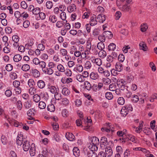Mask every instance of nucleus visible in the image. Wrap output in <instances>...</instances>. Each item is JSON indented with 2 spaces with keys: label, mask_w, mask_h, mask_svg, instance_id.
Wrapping results in <instances>:
<instances>
[{
  "label": "nucleus",
  "mask_w": 157,
  "mask_h": 157,
  "mask_svg": "<svg viewBox=\"0 0 157 157\" xmlns=\"http://www.w3.org/2000/svg\"><path fill=\"white\" fill-rule=\"evenodd\" d=\"M90 60L93 63L98 66H100L102 64V60L99 58H95L94 56L92 57Z\"/></svg>",
  "instance_id": "obj_1"
},
{
  "label": "nucleus",
  "mask_w": 157,
  "mask_h": 157,
  "mask_svg": "<svg viewBox=\"0 0 157 157\" xmlns=\"http://www.w3.org/2000/svg\"><path fill=\"white\" fill-rule=\"evenodd\" d=\"M110 123H106L105 124V125L107 126L108 127H104L101 128V130L102 132L105 131L107 132H109L111 131L113 132L114 131V130H112L111 129V126L109 125Z\"/></svg>",
  "instance_id": "obj_2"
},
{
  "label": "nucleus",
  "mask_w": 157,
  "mask_h": 157,
  "mask_svg": "<svg viewBox=\"0 0 157 157\" xmlns=\"http://www.w3.org/2000/svg\"><path fill=\"white\" fill-rule=\"evenodd\" d=\"M100 146L102 147L104 146H105L107 144V138L105 136L101 137L100 140Z\"/></svg>",
  "instance_id": "obj_3"
},
{
  "label": "nucleus",
  "mask_w": 157,
  "mask_h": 157,
  "mask_svg": "<svg viewBox=\"0 0 157 157\" xmlns=\"http://www.w3.org/2000/svg\"><path fill=\"white\" fill-rule=\"evenodd\" d=\"M30 147L29 142L27 140L24 141L23 145L24 150L25 151H28L29 150Z\"/></svg>",
  "instance_id": "obj_4"
},
{
  "label": "nucleus",
  "mask_w": 157,
  "mask_h": 157,
  "mask_svg": "<svg viewBox=\"0 0 157 157\" xmlns=\"http://www.w3.org/2000/svg\"><path fill=\"white\" fill-rule=\"evenodd\" d=\"M65 136L67 139L70 141H73L75 140V136L71 133H66Z\"/></svg>",
  "instance_id": "obj_5"
},
{
  "label": "nucleus",
  "mask_w": 157,
  "mask_h": 157,
  "mask_svg": "<svg viewBox=\"0 0 157 157\" xmlns=\"http://www.w3.org/2000/svg\"><path fill=\"white\" fill-rule=\"evenodd\" d=\"M105 154L108 157L110 156L113 154V151L111 147H107L105 148Z\"/></svg>",
  "instance_id": "obj_6"
},
{
  "label": "nucleus",
  "mask_w": 157,
  "mask_h": 157,
  "mask_svg": "<svg viewBox=\"0 0 157 157\" xmlns=\"http://www.w3.org/2000/svg\"><path fill=\"white\" fill-rule=\"evenodd\" d=\"M29 152L31 156H33L36 153V149L35 144L33 143L30 146Z\"/></svg>",
  "instance_id": "obj_7"
},
{
  "label": "nucleus",
  "mask_w": 157,
  "mask_h": 157,
  "mask_svg": "<svg viewBox=\"0 0 157 157\" xmlns=\"http://www.w3.org/2000/svg\"><path fill=\"white\" fill-rule=\"evenodd\" d=\"M103 35L105 36V37L109 39H111L113 37V34L112 33L109 31H104Z\"/></svg>",
  "instance_id": "obj_8"
},
{
  "label": "nucleus",
  "mask_w": 157,
  "mask_h": 157,
  "mask_svg": "<svg viewBox=\"0 0 157 157\" xmlns=\"http://www.w3.org/2000/svg\"><path fill=\"white\" fill-rule=\"evenodd\" d=\"M96 16L94 14L90 17V24L91 26H94L97 24V21L96 20Z\"/></svg>",
  "instance_id": "obj_9"
},
{
  "label": "nucleus",
  "mask_w": 157,
  "mask_h": 157,
  "mask_svg": "<svg viewBox=\"0 0 157 157\" xmlns=\"http://www.w3.org/2000/svg\"><path fill=\"white\" fill-rule=\"evenodd\" d=\"M97 19L100 23H103L105 20V16L103 14H100L98 15Z\"/></svg>",
  "instance_id": "obj_10"
},
{
  "label": "nucleus",
  "mask_w": 157,
  "mask_h": 157,
  "mask_svg": "<svg viewBox=\"0 0 157 157\" xmlns=\"http://www.w3.org/2000/svg\"><path fill=\"white\" fill-rule=\"evenodd\" d=\"M97 144H90L88 146V148L90 150L89 151H96L98 150V147L97 146Z\"/></svg>",
  "instance_id": "obj_11"
},
{
  "label": "nucleus",
  "mask_w": 157,
  "mask_h": 157,
  "mask_svg": "<svg viewBox=\"0 0 157 157\" xmlns=\"http://www.w3.org/2000/svg\"><path fill=\"white\" fill-rule=\"evenodd\" d=\"M140 48L141 50H142L144 51H147V47L146 44L143 41L141 42L139 44Z\"/></svg>",
  "instance_id": "obj_12"
},
{
  "label": "nucleus",
  "mask_w": 157,
  "mask_h": 157,
  "mask_svg": "<svg viewBox=\"0 0 157 157\" xmlns=\"http://www.w3.org/2000/svg\"><path fill=\"white\" fill-rule=\"evenodd\" d=\"M48 88L50 90L52 94H55L57 92H59V89L54 86H51L48 87Z\"/></svg>",
  "instance_id": "obj_13"
},
{
  "label": "nucleus",
  "mask_w": 157,
  "mask_h": 157,
  "mask_svg": "<svg viewBox=\"0 0 157 157\" xmlns=\"http://www.w3.org/2000/svg\"><path fill=\"white\" fill-rule=\"evenodd\" d=\"M67 10L69 13L76 10V6L74 4H71L70 6L67 7Z\"/></svg>",
  "instance_id": "obj_14"
},
{
  "label": "nucleus",
  "mask_w": 157,
  "mask_h": 157,
  "mask_svg": "<svg viewBox=\"0 0 157 157\" xmlns=\"http://www.w3.org/2000/svg\"><path fill=\"white\" fill-rule=\"evenodd\" d=\"M86 154L88 157H97V154L92 151H88Z\"/></svg>",
  "instance_id": "obj_15"
},
{
  "label": "nucleus",
  "mask_w": 157,
  "mask_h": 157,
  "mask_svg": "<svg viewBox=\"0 0 157 157\" xmlns=\"http://www.w3.org/2000/svg\"><path fill=\"white\" fill-rule=\"evenodd\" d=\"M32 73L33 76L35 78H38L39 77V71L36 69H33L32 70Z\"/></svg>",
  "instance_id": "obj_16"
},
{
  "label": "nucleus",
  "mask_w": 157,
  "mask_h": 157,
  "mask_svg": "<svg viewBox=\"0 0 157 157\" xmlns=\"http://www.w3.org/2000/svg\"><path fill=\"white\" fill-rule=\"evenodd\" d=\"M116 69L119 72L121 71L123 69L122 65L120 63H117L116 64Z\"/></svg>",
  "instance_id": "obj_17"
},
{
  "label": "nucleus",
  "mask_w": 157,
  "mask_h": 157,
  "mask_svg": "<svg viewBox=\"0 0 157 157\" xmlns=\"http://www.w3.org/2000/svg\"><path fill=\"white\" fill-rule=\"evenodd\" d=\"M90 77L92 79L96 80L98 79L99 77V75L97 73L92 72L90 75Z\"/></svg>",
  "instance_id": "obj_18"
},
{
  "label": "nucleus",
  "mask_w": 157,
  "mask_h": 157,
  "mask_svg": "<svg viewBox=\"0 0 157 157\" xmlns=\"http://www.w3.org/2000/svg\"><path fill=\"white\" fill-rule=\"evenodd\" d=\"M44 74H47L49 75H51L53 73V70L51 68H44Z\"/></svg>",
  "instance_id": "obj_19"
},
{
  "label": "nucleus",
  "mask_w": 157,
  "mask_h": 157,
  "mask_svg": "<svg viewBox=\"0 0 157 157\" xmlns=\"http://www.w3.org/2000/svg\"><path fill=\"white\" fill-rule=\"evenodd\" d=\"M74 71H78L79 72H82L83 70V67L81 65H77L75 67L74 69Z\"/></svg>",
  "instance_id": "obj_20"
},
{
  "label": "nucleus",
  "mask_w": 157,
  "mask_h": 157,
  "mask_svg": "<svg viewBox=\"0 0 157 157\" xmlns=\"http://www.w3.org/2000/svg\"><path fill=\"white\" fill-rule=\"evenodd\" d=\"M33 13V14L36 15L35 17L36 19L38 20V19L39 16V8L36 7L34 8Z\"/></svg>",
  "instance_id": "obj_21"
},
{
  "label": "nucleus",
  "mask_w": 157,
  "mask_h": 157,
  "mask_svg": "<svg viewBox=\"0 0 157 157\" xmlns=\"http://www.w3.org/2000/svg\"><path fill=\"white\" fill-rule=\"evenodd\" d=\"M74 155L76 157H77L80 155V151L77 147H74L73 150Z\"/></svg>",
  "instance_id": "obj_22"
},
{
  "label": "nucleus",
  "mask_w": 157,
  "mask_h": 157,
  "mask_svg": "<svg viewBox=\"0 0 157 157\" xmlns=\"http://www.w3.org/2000/svg\"><path fill=\"white\" fill-rule=\"evenodd\" d=\"M118 87L120 88L121 90H124L126 89L127 90L128 86H126L124 84V83L122 82H121V83L117 84Z\"/></svg>",
  "instance_id": "obj_23"
},
{
  "label": "nucleus",
  "mask_w": 157,
  "mask_h": 157,
  "mask_svg": "<svg viewBox=\"0 0 157 157\" xmlns=\"http://www.w3.org/2000/svg\"><path fill=\"white\" fill-rule=\"evenodd\" d=\"M22 59L21 56L20 54L15 55L13 58V59L14 62H18L20 61Z\"/></svg>",
  "instance_id": "obj_24"
},
{
  "label": "nucleus",
  "mask_w": 157,
  "mask_h": 157,
  "mask_svg": "<svg viewBox=\"0 0 157 157\" xmlns=\"http://www.w3.org/2000/svg\"><path fill=\"white\" fill-rule=\"evenodd\" d=\"M98 56L101 58H104L106 56V52L104 50H101L98 53Z\"/></svg>",
  "instance_id": "obj_25"
},
{
  "label": "nucleus",
  "mask_w": 157,
  "mask_h": 157,
  "mask_svg": "<svg viewBox=\"0 0 157 157\" xmlns=\"http://www.w3.org/2000/svg\"><path fill=\"white\" fill-rule=\"evenodd\" d=\"M92 144H99V141L98 139L96 137H93L92 138L91 140Z\"/></svg>",
  "instance_id": "obj_26"
},
{
  "label": "nucleus",
  "mask_w": 157,
  "mask_h": 157,
  "mask_svg": "<svg viewBox=\"0 0 157 157\" xmlns=\"http://www.w3.org/2000/svg\"><path fill=\"white\" fill-rule=\"evenodd\" d=\"M102 81L104 84L106 85H108L111 82L110 79L108 78H103Z\"/></svg>",
  "instance_id": "obj_27"
},
{
  "label": "nucleus",
  "mask_w": 157,
  "mask_h": 157,
  "mask_svg": "<svg viewBox=\"0 0 157 157\" xmlns=\"http://www.w3.org/2000/svg\"><path fill=\"white\" fill-rule=\"evenodd\" d=\"M84 85L85 86V88L88 90H90L91 88V85L88 81H85L84 82Z\"/></svg>",
  "instance_id": "obj_28"
},
{
  "label": "nucleus",
  "mask_w": 157,
  "mask_h": 157,
  "mask_svg": "<svg viewBox=\"0 0 157 157\" xmlns=\"http://www.w3.org/2000/svg\"><path fill=\"white\" fill-rule=\"evenodd\" d=\"M76 79L80 82H83L85 80V79L83 76L81 75L80 74L76 75Z\"/></svg>",
  "instance_id": "obj_29"
},
{
  "label": "nucleus",
  "mask_w": 157,
  "mask_h": 157,
  "mask_svg": "<svg viewBox=\"0 0 157 157\" xmlns=\"http://www.w3.org/2000/svg\"><path fill=\"white\" fill-rule=\"evenodd\" d=\"M35 113V110L34 109H29L27 112V115L28 116H33Z\"/></svg>",
  "instance_id": "obj_30"
},
{
  "label": "nucleus",
  "mask_w": 157,
  "mask_h": 157,
  "mask_svg": "<svg viewBox=\"0 0 157 157\" xmlns=\"http://www.w3.org/2000/svg\"><path fill=\"white\" fill-rule=\"evenodd\" d=\"M30 66L27 64H25L23 65L21 67L22 70L25 71H26L29 70L30 69Z\"/></svg>",
  "instance_id": "obj_31"
},
{
  "label": "nucleus",
  "mask_w": 157,
  "mask_h": 157,
  "mask_svg": "<svg viewBox=\"0 0 157 157\" xmlns=\"http://www.w3.org/2000/svg\"><path fill=\"white\" fill-rule=\"evenodd\" d=\"M47 109L49 111L53 112L55 111V108L54 105L52 104H51L48 105Z\"/></svg>",
  "instance_id": "obj_32"
},
{
  "label": "nucleus",
  "mask_w": 157,
  "mask_h": 157,
  "mask_svg": "<svg viewBox=\"0 0 157 157\" xmlns=\"http://www.w3.org/2000/svg\"><path fill=\"white\" fill-rule=\"evenodd\" d=\"M62 93L65 95H68L70 93V91L67 88L64 87L62 89Z\"/></svg>",
  "instance_id": "obj_33"
},
{
  "label": "nucleus",
  "mask_w": 157,
  "mask_h": 157,
  "mask_svg": "<svg viewBox=\"0 0 157 157\" xmlns=\"http://www.w3.org/2000/svg\"><path fill=\"white\" fill-rule=\"evenodd\" d=\"M116 47V45L113 43H112L109 45L108 49L109 51H113L115 49Z\"/></svg>",
  "instance_id": "obj_34"
},
{
  "label": "nucleus",
  "mask_w": 157,
  "mask_h": 157,
  "mask_svg": "<svg viewBox=\"0 0 157 157\" xmlns=\"http://www.w3.org/2000/svg\"><path fill=\"white\" fill-rule=\"evenodd\" d=\"M140 30L142 32H145L148 28L146 24H143L140 26Z\"/></svg>",
  "instance_id": "obj_35"
},
{
  "label": "nucleus",
  "mask_w": 157,
  "mask_h": 157,
  "mask_svg": "<svg viewBox=\"0 0 157 157\" xmlns=\"http://www.w3.org/2000/svg\"><path fill=\"white\" fill-rule=\"evenodd\" d=\"M28 84L30 88H33V86L35 84V83L33 79H30L28 82Z\"/></svg>",
  "instance_id": "obj_36"
},
{
  "label": "nucleus",
  "mask_w": 157,
  "mask_h": 157,
  "mask_svg": "<svg viewBox=\"0 0 157 157\" xmlns=\"http://www.w3.org/2000/svg\"><path fill=\"white\" fill-rule=\"evenodd\" d=\"M117 102L119 105H122L125 102L124 99L123 97H119L118 99Z\"/></svg>",
  "instance_id": "obj_37"
},
{
  "label": "nucleus",
  "mask_w": 157,
  "mask_h": 157,
  "mask_svg": "<svg viewBox=\"0 0 157 157\" xmlns=\"http://www.w3.org/2000/svg\"><path fill=\"white\" fill-rule=\"evenodd\" d=\"M75 105L77 107H79L82 104L81 101L80 99H76L74 100Z\"/></svg>",
  "instance_id": "obj_38"
},
{
  "label": "nucleus",
  "mask_w": 157,
  "mask_h": 157,
  "mask_svg": "<svg viewBox=\"0 0 157 157\" xmlns=\"http://www.w3.org/2000/svg\"><path fill=\"white\" fill-rule=\"evenodd\" d=\"M97 47L99 49L102 50L105 48L104 44L101 42L98 43L97 44Z\"/></svg>",
  "instance_id": "obj_39"
},
{
  "label": "nucleus",
  "mask_w": 157,
  "mask_h": 157,
  "mask_svg": "<svg viewBox=\"0 0 157 157\" xmlns=\"http://www.w3.org/2000/svg\"><path fill=\"white\" fill-rule=\"evenodd\" d=\"M105 96L106 98L108 100L111 99L113 98L112 93L110 92H107L105 94Z\"/></svg>",
  "instance_id": "obj_40"
},
{
  "label": "nucleus",
  "mask_w": 157,
  "mask_h": 157,
  "mask_svg": "<svg viewBox=\"0 0 157 157\" xmlns=\"http://www.w3.org/2000/svg\"><path fill=\"white\" fill-rule=\"evenodd\" d=\"M53 4L52 2L50 1H48L46 3V6L48 9H51L53 6Z\"/></svg>",
  "instance_id": "obj_41"
},
{
  "label": "nucleus",
  "mask_w": 157,
  "mask_h": 157,
  "mask_svg": "<svg viewBox=\"0 0 157 157\" xmlns=\"http://www.w3.org/2000/svg\"><path fill=\"white\" fill-rule=\"evenodd\" d=\"M132 98V100L134 102H137L139 100L138 96L136 95H133Z\"/></svg>",
  "instance_id": "obj_42"
},
{
  "label": "nucleus",
  "mask_w": 157,
  "mask_h": 157,
  "mask_svg": "<svg viewBox=\"0 0 157 157\" xmlns=\"http://www.w3.org/2000/svg\"><path fill=\"white\" fill-rule=\"evenodd\" d=\"M125 110L126 111H132L133 110L132 107V105L130 104H129L128 105H126L125 106L123 107Z\"/></svg>",
  "instance_id": "obj_43"
},
{
  "label": "nucleus",
  "mask_w": 157,
  "mask_h": 157,
  "mask_svg": "<svg viewBox=\"0 0 157 157\" xmlns=\"http://www.w3.org/2000/svg\"><path fill=\"white\" fill-rule=\"evenodd\" d=\"M57 68L58 70L61 72H64L65 71L64 67L61 64L58 65Z\"/></svg>",
  "instance_id": "obj_44"
},
{
  "label": "nucleus",
  "mask_w": 157,
  "mask_h": 157,
  "mask_svg": "<svg viewBox=\"0 0 157 157\" xmlns=\"http://www.w3.org/2000/svg\"><path fill=\"white\" fill-rule=\"evenodd\" d=\"M33 99L34 101L36 103L38 102L39 101V95L37 94L34 95Z\"/></svg>",
  "instance_id": "obj_45"
},
{
  "label": "nucleus",
  "mask_w": 157,
  "mask_h": 157,
  "mask_svg": "<svg viewBox=\"0 0 157 157\" xmlns=\"http://www.w3.org/2000/svg\"><path fill=\"white\" fill-rule=\"evenodd\" d=\"M1 140L2 144L4 145H5L7 144V140L6 139V138L4 136H2L1 138Z\"/></svg>",
  "instance_id": "obj_46"
},
{
  "label": "nucleus",
  "mask_w": 157,
  "mask_h": 157,
  "mask_svg": "<svg viewBox=\"0 0 157 157\" xmlns=\"http://www.w3.org/2000/svg\"><path fill=\"white\" fill-rule=\"evenodd\" d=\"M128 136H126L125 135L124 136H121V137L119 138V140L122 141V142H125L129 139V138Z\"/></svg>",
  "instance_id": "obj_47"
},
{
  "label": "nucleus",
  "mask_w": 157,
  "mask_h": 157,
  "mask_svg": "<svg viewBox=\"0 0 157 157\" xmlns=\"http://www.w3.org/2000/svg\"><path fill=\"white\" fill-rule=\"evenodd\" d=\"M49 20L52 22L54 23L57 21V18L55 16H50L49 17Z\"/></svg>",
  "instance_id": "obj_48"
},
{
  "label": "nucleus",
  "mask_w": 157,
  "mask_h": 157,
  "mask_svg": "<svg viewBox=\"0 0 157 157\" xmlns=\"http://www.w3.org/2000/svg\"><path fill=\"white\" fill-rule=\"evenodd\" d=\"M12 39L13 42H18L19 38L18 36L17 35H14L12 37Z\"/></svg>",
  "instance_id": "obj_49"
},
{
  "label": "nucleus",
  "mask_w": 157,
  "mask_h": 157,
  "mask_svg": "<svg viewBox=\"0 0 157 157\" xmlns=\"http://www.w3.org/2000/svg\"><path fill=\"white\" fill-rule=\"evenodd\" d=\"M40 66L41 68H42V70L43 72H44V68H47L45 67L46 63L44 61H40Z\"/></svg>",
  "instance_id": "obj_50"
},
{
  "label": "nucleus",
  "mask_w": 157,
  "mask_h": 157,
  "mask_svg": "<svg viewBox=\"0 0 157 157\" xmlns=\"http://www.w3.org/2000/svg\"><path fill=\"white\" fill-rule=\"evenodd\" d=\"M118 60L121 62H122L124 59V56L122 54H120L118 57Z\"/></svg>",
  "instance_id": "obj_51"
},
{
  "label": "nucleus",
  "mask_w": 157,
  "mask_h": 157,
  "mask_svg": "<svg viewBox=\"0 0 157 157\" xmlns=\"http://www.w3.org/2000/svg\"><path fill=\"white\" fill-rule=\"evenodd\" d=\"M13 66L11 64H7L6 67V70L8 71H10L13 69Z\"/></svg>",
  "instance_id": "obj_52"
},
{
  "label": "nucleus",
  "mask_w": 157,
  "mask_h": 157,
  "mask_svg": "<svg viewBox=\"0 0 157 157\" xmlns=\"http://www.w3.org/2000/svg\"><path fill=\"white\" fill-rule=\"evenodd\" d=\"M55 98L56 100H59L61 99V95L60 94H59V92H57L55 94Z\"/></svg>",
  "instance_id": "obj_53"
},
{
  "label": "nucleus",
  "mask_w": 157,
  "mask_h": 157,
  "mask_svg": "<svg viewBox=\"0 0 157 157\" xmlns=\"http://www.w3.org/2000/svg\"><path fill=\"white\" fill-rule=\"evenodd\" d=\"M60 53L62 56H66L67 53V51L66 50L64 49H61L60 51Z\"/></svg>",
  "instance_id": "obj_54"
},
{
  "label": "nucleus",
  "mask_w": 157,
  "mask_h": 157,
  "mask_svg": "<svg viewBox=\"0 0 157 157\" xmlns=\"http://www.w3.org/2000/svg\"><path fill=\"white\" fill-rule=\"evenodd\" d=\"M60 17L63 20H65L66 18V13L64 12H62L60 14Z\"/></svg>",
  "instance_id": "obj_55"
},
{
  "label": "nucleus",
  "mask_w": 157,
  "mask_h": 157,
  "mask_svg": "<svg viewBox=\"0 0 157 157\" xmlns=\"http://www.w3.org/2000/svg\"><path fill=\"white\" fill-rule=\"evenodd\" d=\"M85 67L87 69H90L91 67V64L90 62L89 61H87L85 63Z\"/></svg>",
  "instance_id": "obj_56"
},
{
  "label": "nucleus",
  "mask_w": 157,
  "mask_h": 157,
  "mask_svg": "<svg viewBox=\"0 0 157 157\" xmlns=\"http://www.w3.org/2000/svg\"><path fill=\"white\" fill-rule=\"evenodd\" d=\"M36 89L34 87L30 88L29 90V92L31 95H33L35 93H36Z\"/></svg>",
  "instance_id": "obj_57"
},
{
  "label": "nucleus",
  "mask_w": 157,
  "mask_h": 157,
  "mask_svg": "<svg viewBox=\"0 0 157 157\" xmlns=\"http://www.w3.org/2000/svg\"><path fill=\"white\" fill-rule=\"evenodd\" d=\"M20 83L19 81L15 80L13 82V85L16 87H18L20 85Z\"/></svg>",
  "instance_id": "obj_58"
},
{
  "label": "nucleus",
  "mask_w": 157,
  "mask_h": 157,
  "mask_svg": "<svg viewBox=\"0 0 157 157\" xmlns=\"http://www.w3.org/2000/svg\"><path fill=\"white\" fill-rule=\"evenodd\" d=\"M97 157H106L105 152L101 151L97 155Z\"/></svg>",
  "instance_id": "obj_59"
},
{
  "label": "nucleus",
  "mask_w": 157,
  "mask_h": 157,
  "mask_svg": "<svg viewBox=\"0 0 157 157\" xmlns=\"http://www.w3.org/2000/svg\"><path fill=\"white\" fill-rule=\"evenodd\" d=\"M62 103L64 105H66L69 103V101L68 99L66 98H62Z\"/></svg>",
  "instance_id": "obj_60"
},
{
  "label": "nucleus",
  "mask_w": 157,
  "mask_h": 157,
  "mask_svg": "<svg viewBox=\"0 0 157 157\" xmlns=\"http://www.w3.org/2000/svg\"><path fill=\"white\" fill-rule=\"evenodd\" d=\"M46 106L44 102L43 101H40V109H44Z\"/></svg>",
  "instance_id": "obj_61"
},
{
  "label": "nucleus",
  "mask_w": 157,
  "mask_h": 157,
  "mask_svg": "<svg viewBox=\"0 0 157 157\" xmlns=\"http://www.w3.org/2000/svg\"><path fill=\"white\" fill-rule=\"evenodd\" d=\"M21 7L24 9H26L28 7L27 4L24 1H23L21 2Z\"/></svg>",
  "instance_id": "obj_62"
},
{
  "label": "nucleus",
  "mask_w": 157,
  "mask_h": 157,
  "mask_svg": "<svg viewBox=\"0 0 157 157\" xmlns=\"http://www.w3.org/2000/svg\"><path fill=\"white\" fill-rule=\"evenodd\" d=\"M17 105L18 109L20 110H21L22 108V104L21 101H17Z\"/></svg>",
  "instance_id": "obj_63"
},
{
  "label": "nucleus",
  "mask_w": 157,
  "mask_h": 157,
  "mask_svg": "<svg viewBox=\"0 0 157 157\" xmlns=\"http://www.w3.org/2000/svg\"><path fill=\"white\" fill-rule=\"evenodd\" d=\"M105 36H104V35H100L98 37V40H100L101 42H103L105 41Z\"/></svg>",
  "instance_id": "obj_64"
}]
</instances>
